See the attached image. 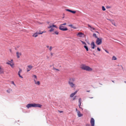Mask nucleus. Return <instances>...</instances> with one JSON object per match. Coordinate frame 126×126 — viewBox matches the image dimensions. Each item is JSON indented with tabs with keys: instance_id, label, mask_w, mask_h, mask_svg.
<instances>
[{
	"instance_id": "nucleus-1",
	"label": "nucleus",
	"mask_w": 126,
	"mask_h": 126,
	"mask_svg": "<svg viewBox=\"0 0 126 126\" xmlns=\"http://www.w3.org/2000/svg\"><path fill=\"white\" fill-rule=\"evenodd\" d=\"M75 80V79L74 78H70L68 83L71 87L72 88H74L75 87V85L73 83V82Z\"/></svg>"
},
{
	"instance_id": "nucleus-2",
	"label": "nucleus",
	"mask_w": 126,
	"mask_h": 126,
	"mask_svg": "<svg viewBox=\"0 0 126 126\" xmlns=\"http://www.w3.org/2000/svg\"><path fill=\"white\" fill-rule=\"evenodd\" d=\"M42 105L39 104H28L26 107L28 109L31 107L41 108Z\"/></svg>"
},
{
	"instance_id": "nucleus-3",
	"label": "nucleus",
	"mask_w": 126,
	"mask_h": 126,
	"mask_svg": "<svg viewBox=\"0 0 126 126\" xmlns=\"http://www.w3.org/2000/svg\"><path fill=\"white\" fill-rule=\"evenodd\" d=\"M54 28H57L58 27L56 25H54L52 23H51L49 24L48 26L47 27L48 28L50 29L49 30V31L50 32H53L54 30Z\"/></svg>"
},
{
	"instance_id": "nucleus-4",
	"label": "nucleus",
	"mask_w": 126,
	"mask_h": 126,
	"mask_svg": "<svg viewBox=\"0 0 126 126\" xmlns=\"http://www.w3.org/2000/svg\"><path fill=\"white\" fill-rule=\"evenodd\" d=\"M80 67L82 69L87 71H92L93 70V69L89 67L84 64L82 65Z\"/></svg>"
},
{
	"instance_id": "nucleus-5",
	"label": "nucleus",
	"mask_w": 126,
	"mask_h": 126,
	"mask_svg": "<svg viewBox=\"0 0 126 126\" xmlns=\"http://www.w3.org/2000/svg\"><path fill=\"white\" fill-rule=\"evenodd\" d=\"M59 28L60 30L63 31H67L68 30L65 26H63L62 25H60Z\"/></svg>"
},
{
	"instance_id": "nucleus-6",
	"label": "nucleus",
	"mask_w": 126,
	"mask_h": 126,
	"mask_svg": "<svg viewBox=\"0 0 126 126\" xmlns=\"http://www.w3.org/2000/svg\"><path fill=\"white\" fill-rule=\"evenodd\" d=\"M102 38H97L96 40V43L97 45H100L102 43Z\"/></svg>"
},
{
	"instance_id": "nucleus-7",
	"label": "nucleus",
	"mask_w": 126,
	"mask_h": 126,
	"mask_svg": "<svg viewBox=\"0 0 126 126\" xmlns=\"http://www.w3.org/2000/svg\"><path fill=\"white\" fill-rule=\"evenodd\" d=\"M90 123L91 126H94V120L93 118H91L90 121Z\"/></svg>"
},
{
	"instance_id": "nucleus-8",
	"label": "nucleus",
	"mask_w": 126,
	"mask_h": 126,
	"mask_svg": "<svg viewBox=\"0 0 126 126\" xmlns=\"http://www.w3.org/2000/svg\"><path fill=\"white\" fill-rule=\"evenodd\" d=\"M28 68H27V72L30 71L32 68L33 66L32 65H29L28 66Z\"/></svg>"
},
{
	"instance_id": "nucleus-9",
	"label": "nucleus",
	"mask_w": 126,
	"mask_h": 126,
	"mask_svg": "<svg viewBox=\"0 0 126 126\" xmlns=\"http://www.w3.org/2000/svg\"><path fill=\"white\" fill-rule=\"evenodd\" d=\"M91 48L92 49H94L95 47H96V46L95 45L94 42H92L91 44Z\"/></svg>"
},
{
	"instance_id": "nucleus-10",
	"label": "nucleus",
	"mask_w": 126,
	"mask_h": 126,
	"mask_svg": "<svg viewBox=\"0 0 126 126\" xmlns=\"http://www.w3.org/2000/svg\"><path fill=\"white\" fill-rule=\"evenodd\" d=\"M17 58H20V56L22 55V54L21 52H17L16 53Z\"/></svg>"
},
{
	"instance_id": "nucleus-11",
	"label": "nucleus",
	"mask_w": 126,
	"mask_h": 126,
	"mask_svg": "<svg viewBox=\"0 0 126 126\" xmlns=\"http://www.w3.org/2000/svg\"><path fill=\"white\" fill-rule=\"evenodd\" d=\"M6 63L7 64L10 65L12 68H13L14 67V64L11 63L10 62H9V61H8V62H7Z\"/></svg>"
},
{
	"instance_id": "nucleus-12",
	"label": "nucleus",
	"mask_w": 126,
	"mask_h": 126,
	"mask_svg": "<svg viewBox=\"0 0 126 126\" xmlns=\"http://www.w3.org/2000/svg\"><path fill=\"white\" fill-rule=\"evenodd\" d=\"M80 37H83V35H84V34L81 32H79L77 34Z\"/></svg>"
},
{
	"instance_id": "nucleus-13",
	"label": "nucleus",
	"mask_w": 126,
	"mask_h": 126,
	"mask_svg": "<svg viewBox=\"0 0 126 126\" xmlns=\"http://www.w3.org/2000/svg\"><path fill=\"white\" fill-rule=\"evenodd\" d=\"M36 80H37L35 79H34V80L35 82V84L38 85H39L40 84V82L39 81H37Z\"/></svg>"
},
{
	"instance_id": "nucleus-14",
	"label": "nucleus",
	"mask_w": 126,
	"mask_h": 126,
	"mask_svg": "<svg viewBox=\"0 0 126 126\" xmlns=\"http://www.w3.org/2000/svg\"><path fill=\"white\" fill-rule=\"evenodd\" d=\"M65 10L67 11L72 13L73 14H75L76 12V11H72L68 9H65Z\"/></svg>"
},
{
	"instance_id": "nucleus-15",
	"label": "nucleus",
	"mask_w": 126,
	"mask_h": 126,
	"mask_svg": "<svg viewBox=\"0 0 126 126\" xmlns=\"http://www.w3.org/2000/svg\"><path fill=\"white\" fill-rule=\"evenodd\" d=\"M78 91H76L75 92L72 93L70 95V97H73L77 93Z\"/></svg>"
},
{
	"instance_id": "nucleus-16",
	"label": "nucleus",
	"mask_w": 126,
	"mask_h": 126,
	"mask_svg": "<svg viewBox=\"0 0 126 126\" xmlns=\"http://www.w3.org/2000/svg\"><path fill=\"white\" fill-rule=\"evenodd\" d=\"M4 72V71L3 69L0 66V74H3Z\"/></svg>"
},
{
	"instance_id": "nucleus-17",
	"label": "nucleus",
	"mask_w": 126,
	"mask_h": 126,
	"mask_svg": "<svg viewBox=\"0 0 126 126\" xmlns=\"http://www.w3.org/2000/svg\"><path fill=\"white\" fill-rule=\"evenodd\" d=\"M38 32H36L34 33L32 35V36L36 37H37L38 36Z\"/></svg>"
},
{
	"instance_id": "nucleus-18",
	"label": "nucleus",
	"mask_w": 126,
	"mask_h": 126,
	"mask_svg": "<svg viewBox=\"0 0 126 126\" xmlns=\"http://www.w3.org/2000/svg\"><path fill=\"white\" fill-rule=\"evenodd\" d=\"M111 22L112 24L114 26H117L116 24V23L113 20H111Z\"/></svg>"
},
{
	"instance_id": "nucleus-19",
	"label": "nucleus",
	"mask_w": 126,
	"mask_h": 126,
	"mask_svg": "<svg viewBox=\"0 0 126 126\" xmlns=\"http://www.w3.org/2000/svg\"><path fill=\"white\" fill-rule=\"evenodd\" d=\"M77 114L79 117H80L83 116V114H81L79 111H78Z\"/></svg>"
},
{
	"instance_id": "nucleus-20",
	"label": "nucleus",
	"mask_w": 126,
	"mask_h": 126,
	"mask_svg": "<svg viewBox=\"0 0 126 126\" xmlns=\"http://www.w3.org/2000/svg\"><path fill=\"white\" fill-rule=\"evenodd\" d=\"M88 27L91 28V29L90 30L91 31H92L93 30H95V28L93 27H92L90 25L88 24Z\"/></svg>"
},
{
	"instance_id": "nucleus-21",
	"label": "nucleus",
	"mask_w": 126,
	"mask_h": 126,
	"mask_svg": "<svg viewBox=\"0 0 126 126\" xmlns=\"http://www.w3.org/2000/svg\"><path fill=\"white\" fill-rule=\"evenodd\" d=\"M6 92L8 93H10L12 92V90L11 89H9L6 90Z\"/></svg>"
},
{
	"instance_id": "nucleus-22",
	"label": "nucleus",
	"mask_w": 126,
	"mask_h": 126,
	"mask_svg": "<svg viewBox=\"0 0 126 126\" xmlns=\"http://www.w3.org/2000/svg\"><path fill=\"white\" fill-rule=\"evenodd\" d=\"M117 59L116 57L115 56H113L112 58V60H116Z\"/></svg>"
},
{
	"instance_id": "nucleus-23",
	"label": "nucleus",
	"mask_w": 126,
	"mask_h": 126,
	"mask_svg": "<svg viewBox=\"0 0 126 126\" xmlns=\"http://www.w3.org/2000/svg\"><path fill=\"white\" fill-rule=\"evenodd\" d=\"M32 77L33 78H34V79H36V80H37V77L35 75H33L32 76Z\"/></svg>"
},
{
	"instance_id": "nucleus-24",
	"label": "nucleus",
	"mask_w": 126,
	"mask_h": 126,
	"mask_svg": "<svg viewBox=\"0 0 126 126\" xmlns=\"http://www.w3.org/2000/svg\"><path fill=\"white\" fill-rule=\"evenodd\" d=\"M84 48H85L86 50L87 51H88V48L87 47L86 45H85L84 46Z\"/></svg>"
},
{
	"instance_id": "nucleus-25",
	"label": "nucleus",
	"mask_w": 126,
	"mask_h": 126,
	"mask_svg": "<svg viewBox=\"0 0 126 126\" xmlns=\"http://www.w3.org/2000/svg\"><path fill=\"white\" fill-rule=\"evenodd\" d=\"M93 37H94L96 38H98L97 37V36L96 35V34H95V33H94L93 34Z\"/></svg>"
},
{
	"instance_id": "nucleus-26",
	"label": "nucleus",
	"mask_w": 126,
	"mask_h": 126,
	"mask_svg": "<svg viewBox=\"0 0 126 126\" xmlns=\"http://www.w3.org/2000/svg\"><path fill=\"white\" fill-rule=\"evenodd\" d=\"M45 32H41L40 31L39 32H38V33L39 34H42L43 33Z\"/></svg>"
},
{
	"instance_id": "nucleus-27",
	"label": "nucleus",
	"mask_w": 126,
	"mask_h": 126,
	"mask_svg": "<svg viewBox=\"0 0 126 126\" xmlns=\"http://www.w3.org/2000/svg\"><path fill=\"white\" fill-rule=\"evenodd\" d=\"M54 33L57 34L58 35L59 34V32L57 31H56L54 32Z\"/></svg>"
},
{
	"instance_id": "nucleus-28",
	"label": "nucleus",
	"mask_w": 126,
	"mask_h": 126,
	"mask_svg": "<svg viewBox=\"0 0 126 126\" xmlns=\"http://www.w3.org/2000/svg\"><path fill=\"white\" fill-rule=\"evenodd\" d=\"M102 10L104 11H105L106 10L105 8L104 7V6H102Z\"/></svg>"
},
{
	"instance_id": "nucleus-29",
	"label": "nucleus",
	"mask_w": 126,
	"mask_h": 126,
	"mask_svg": "<svg viewBox=\"0 0 126 126\" xmlns=\"http://www.w3.org/2000/svg\"><path fill=\"white\" fill-rule=\"evenodd\" d=\"M80 41L82 43V44H83L84 45H86V43L85 42H83L82 41Z\"/></svg>"
},
{
	"instance_id": "nucleus-30",
	"label": "nucleus",
	"mask_w": 126,
	"mask_h": 126,
	"mask_svg": "<svg viewBox=\"0 0 126 126\" xmlns=\"http://www.w3.org/2000/svg\"><path fill=\"white\" fill-rule=\"evenodd\" d=\"M53 69L54 70H57V71H59V70L58 69H56L55 68H54V67L53 68Z\"/></svg>"
},
{
	"instance_id": "nucleus-31",
	"label": "nucleus",
	"mask_w": 126,
	"mask_h": 126,
	"mask_svg": "<svg viewBox=\"0 0 126 126\" xmlns=\"http://www.w3.org/2000/svg\"><path fill=\"white\" fill-rule=\"evenodd\" d=\"M20 74V73H18V75H19V76L21 78H23V77L22 76H21Z\"/></svg>"
},
{
	"instance_id": "nucleus-32",
	"label": "nucleus",
	"mask_w": 126,
	"mask_h": 126,
	"mask_svg": "<svg viewBox=\"0 0 126 126\" xmlns=\"http://www.w3.org/2000/svg\"><path fill=\"white\" fill-rule=\"evenodd\" d=\"M52 48L51 46H50L49 47V49L50 51H51L52 50Z\"/></svg>"
},
{
	"instance_id": "nucleus-33",
	"label": "nucleus",
	"mask_w": 126,
	"mask_h": 126,
	"mask_svg": "<svg viewBox=\"0 0 126 126\" xmlns=\"http://www.w3.org/2000/svg\"><path fill=\"white\" fill-rule=\"evenodd\" d=\"M81 98H79V102L80 104H81Z\"/></svg>"
},
{
	"instance_id": "nucleus-34",
	"label": "nucleus",
	"mask_w": 126,
	"mask_h": 126,
	"mask_svg": "<svg viewBox=\"0 0 126 126\" xmlns=\"http://www.w3.org/2000/svg\"><path fill=\"white\" fill-rule=\"evenodd\" d=\"M9 62H10L11 63H13L14 64V63H13V59H12L11 60V61H9Z\"/></svg>"
},
{
	"instance_id": "nucleus-35",
	"label": "nucleus",
	"mask_w": 126,
	"mask_h": 126,
	"mask_svg": "<svg viewBox=\"0 0 126 126\" xmlns=\"http://www.w3.org/2000/svg\"><path fill=\"white\" fill-rule=\"evenodd\" d=\"M11 83H12V84H13L15 86H16V85H15V83H14V81H12L11 82Z\"/></svg>"
},
{
	"instance_id": "nucleus-36",
	"label": "nucleus",
	"mask_w": 126,
	"mask_h": 126,
	"mask_svg": "<svg viewBox=\"0 0 126 126\" xmlns=\"http://www.w3.org/2000/svg\"><path fill=\"white\" fill-rule=\"evenodd\" d=\"M97 50L99 51H100L101 50L99 48V47H98L97 48Z\"/></svg>"
},
{
	"instance_id": "nucleus-37",
	"label": "nucleus",
	"mask_w": 126,
	"mask_h": 126,
	"mask_svg": "<svg viewBox=\"0 0 126 126\" xmlns=\"http://www.w3.org/2000/svg\"><path fill=\"white\" fill-rule=\"evenodd\" d=\"M66 25V23H63V24H61V25H62V26H63V25Z\"/></svg>"
},
{
	"instance_id": "nucleus-38",
	"label": "nucleus",
	"mask_w": 126,
	"mask_h": 126,
	"mask_svg": "<svg viewBox=\"0 0 126 126\" xmlns=\"http://www.w3.org/2000/svg\"><path fill=\"white\" fill-rule=\"evenodd\" d=\"M22 71V70L21 69H20L18 73H21Z\"/></svg>"
},
{
	"instance_id": "nucleus-39",
	"label": "nucleus",
	"mask_w": 126,
	"mask_h": 126,
	"mask_svg": "<svg viewBox=\"0 0 126 126\" xmlns=\"http://www.w3.org/2000/svg\"><path fill=\"white\" fill-rule=\"evenodd\" d=\"M110 7L109 6H107L106 7V8L107 9H109L110 8Z\"/></svg>"
},
{
	"instance_id": "nucleus-40",
	"label": "nucleus",
	"mask_w": 126,
	"mask_h": 126,
	"mask_svg": "<svg viewBox=\"0 0 126 126\" xmlns=\"http://www.w3.org/2000/svg\"><path fill=\"white\" fill-rule=\"evenodd\" d=\"M50 56L51 57L53 56V53L52 52H51L50 53Z\"/></svg>"
},
{
	"instance_id": "nucleus-41",
	"label": "nucleus",
	"mask_w": 126,
	"mask_h": 126,
	"mask_svg": "<svg viewBox=\"0 0 126 126\" xmlns=\"http://www.w3.org/2000/svg\"><path fill=\"white\" fill-rule=\"evenodd\" d=\"M69 26L70 27H71V28L73 27V26L71 25V24H70V25H69Z\"/></svg>"
},
{
	"instance_id": "nucleus-42",
	"label": "nucleus",
	"mask_w": 126,
	"mask_h": 126,
	"mask_svg": "<svg viewBox=\"0 0 126 126\" xmlns=\"http://www.w3.org/2000/svg\"><path fill=\"white\" fill-rule=\"evenodd\" d=\"M86 126H90V124H87L86 125Z\"/></svg>"
},
{
	"instance_id": "nucleus-43",
	"label": "nucleus",
	"mask_w": 126,
	"mask_h": 126,
	"mask_svg": "<svg viewBox=\"0 0 126 126\" xmlns=\"http://www.w3.org/2000/svg\"><path fill=\"white\" fill-rule=\"evenodd\" d=\"M118 66H119V67H122V69L123 68L122 66V65H118Z\"/></svg>"
},
{
	"instance_id": "nucleus-44",
	"label": "nucleus",
	"mask_w": 126,
	"mask_h": 126,
	"mask_svg": "<svg viewBox=\"0 0 126 126\" xmlns=\"http://www.w3.org/2000/svg\"><path fill=\"white\" fill-rule=\"evenodd\" d=\"M72 28H74V29H76V28L74 26H73V27H72Z\"/></svg>"
},
{
	"instance_id": "nucleus-45",
	"label": "nucleus",
	"mask_w": 126,
	"mask_h": 126,
	"mask_svg": "<svg viewBox=\"0 0 126 126\" xmlns=\"http://www.w3.org/2000/svg\"><path fill=\"white\" fill-rule=\"evenodd\" d=\"M81 105V104H80V103H79V108H81L80 107V106Z\"/></svg>"
},
{
	"instance_id": "nucleus-46",
	"label": "nucleus",
	"mask_w": 126,
	"mask_h": 126,
	"mask_svg": "<svg viewBox=\"0 0 126 126\" xmlns=\"http://www.w3.org/2000/svg\"><path fill=\"white\" fill-rule=\"evenodd\" d=\"M46 47H47V48H49V46H46Z\"/></svg>"
},
{
	"instance_id": "nucleus-47",
	"label": "nucleus",
	"mask_w": 126,
	"mask_h": 126,
	"mask_svg": "<svg viewBox=\"0 0 126 126\" xmlns=\"http://www.w3.org/2000/svg\"><path fill=\"white\" fill-rule=\"evenodd\" d=\"M105 51H106V52L107 53H108V52L106 50H105Z\"/></svg>"
},
{
	"instance_id": "nucleus-48",
	"label": "nucleus",
	"mask_w": 126,
	"mask_h": 126,
	"mask_svg": "<svg viewBox=\"0 0 126 126\" xmlns=\"http://www.w3.org/2000/svg\"><path fill=\"white\" fill-rule=\"evenodd\" d=\"M76 110L77 111V112H78V111H79L77 109H76Z\"/></svg>"
},
{
	"instance_id": "nucleus-49",
	"label": "nucleus",
	"mask_w": 126,
	"mask_h": 126,
	"mask_svg": "<svg viewBox=\"0 0 126 126\" xmlns=\"http://www.w3.org/2000/svg\"><path fill=\"white\" fill-rule=\"evenodd\" d=\"M87 92H90V90H89V91H87Z\"/></svg>"
},
{
	"instance_id": "nucleus-50",
	"label": "nucleus",
	"mask_w": 126,
	"mask_h": 126,
	"mask_svg": "<svg viewBox=\"0 0 126 126\" xmlns=\"http://www.w3.org/2000/svg\"><path fill=\"white\" fill-rule=\"evenodd\" d=\"M75 99V98H74L73 99V100H74Z\"/></svg>"
},
{
	"instance_id": "nucleus-51",
	"label": "nucleus",
	"mask_w": 126,
	"mask_h": 126,
	"mask_svg": "<svg viewBox=\"0 0 126 126\" xmlns=\"http://www.w3.org/2000/svg\"><path fill=\"white\" fill-rule=\"evenodd\" d=\"M10 51L11 52V49H10Z\"/></svg>"
},
{
	"instance_id": "nucleus-52",
	"label": "nucleus",
	"mask_w": 126,
	"mask_h": 126,
	"mask_svg": "<svg viewBox=\"0 0 126 126\" xmlns=\"http://www.w3.org/2000/svg\"><path fill=\"white\" fill-rule=\"evenodd\" d=\"M47 59H48L49 58V57H47Z\"/></svg>"
},
{
	"instance_id": "nucleus-53",
	"label": "nucleus",
	"mask_w": 126,
	"mask_h": 126,
	"mask_svg": "<svg viewBox=\"0 0 126 126\" xmlns=\"http://www.w3.org/2000/svg\"><path fill=\"white\" fill-rule=\"evenodd\" d=\"M63 112V111H61L60 112Z\"/></svg>"
},
{
	"instance_id": "nucleus-54",
	"label": "nucleus",
	"mask_w": 126,
	"mask_h": 126,
	"mask_svg": "<svg viewBox=\"0 0 126 126\" xmlns=\"http://www.w3.org/2000/svg\"><path fill=\"white\" fill-rule=\"evenodd\" d=\"M93 98V97H91V98Z\"/></svg>"
},
{
	"instance_id": "nucleus-55",
	"label": "nucleus",
	"mask_w": 126,
	"mask_h": 126,
	"mask_svg": "<svg viewBox=\"0 0 126 126\" xmlns=\"http://www.w3.org/2000/svg\"><path fill=\"white\" fill-rule=\"evenodd\" d=\"M125 82L126 83V81H125Z\"/></svg>"
},
{
	"instance_id": "nucleus-56",
	"label": "nucleus",
	"mask_w": 126,
	"mask_h": 126,
	"mask_svg": "<svg viewBox=\"0 0 126 126\" xmlns=\"http://www.w3.org/2000/svg\"><path fill=\"white\" fill-rule=\"evenodd\" d=\"M96 32L98 33V32Z\"/></svg>"
},
{
	"instance_id": "nucleus-57",
	"label": "nucleus",
	"mask_w": 126,
	"mask_h": 126,
	"mask_svg": "<svg viewBox=\"0 0 126 126\" xmlns=\"http://www.w3.org/2000/svg\"><path fill=\"white\" fill-rule=\"evenodd\" d=\"M112 81L113 82V81Z\"/></svg>"
}]
</instances>
